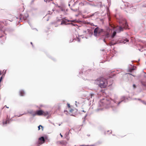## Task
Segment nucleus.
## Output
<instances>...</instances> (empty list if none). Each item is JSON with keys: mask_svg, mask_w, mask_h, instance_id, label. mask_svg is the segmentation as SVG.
Returning a JSON list of instances; mask_svg holds the SVG:
<instances>
[{"mask_svg": "<svg viewBox=\"0 0 146 146\" xmlns=\"http://www.w3.org/2000/svg\"><path fill=\"white\" fill-rule=\"evenodd\" d=\"M96 84L98 85L101 88H105L108 85L107 80L103 77H100L95 81Z\"/></svg>", "mask_w": 146, "mask_h": 146, "instance_id": "1", "label": "nucleus"}, {"mask_svg": "<svg viewBox=\"0 0 146 146\" xmlns=\"http://www.w3.org/2000/svg\"><path fill=\"white\" fill-rule=\"evenodd\" d=\"M48 114L47 111H44L42 110H37L35 111V114H33V116L37 115L38 116L44 115L46 116Z\"/></svg>", "mask_w": 146, "mask_h": 146, "instance_id": "2", "label": "nucleus"}, {"mask_svg": "<svg viewBox=\"0 0 146 146\" xmlns=\"http://www.w3.org/2000/svg\"><path fill=\"white\" fill-rule=\"evenodd\" d=\"M45 141V140L43 137H41L39 138L38 141L36 142V146H38L44 143Z\"/></svg>", "mask_w": 146, "mask_h": 146, "instance_id": "3", "label": "nucleus"}, {"mask_svg": "<svg viewBox=\"0 0 146 146\" xmlns=\"http://www.w3.org/2000/svg\"><path fill=\"white\" fill-rule=\"evenodd\" d=\"M68 110L70 113H72L74 111V107L72 106H70L69 103L67 104Z\"/></svg>", "mask_w": 146, "mask_h": 146, "instance_id": "4", "label": "nucleus"}, {"mask_svg": "<svg viewBox=\"0 0 146 146\" xmlns=\"http://www.w3.org/2000/svg\"><path fill=\"white\" fill-rule=\"evenodd\" d=\"M101 30L98 27H96L94 31V35L96 36L98 34H100L101 32Z\"/></svg>", "mask_w": 146, "mask_h": 146, "instance_id": "5", "label": "nucleus"}, {"mask_svg": "<svg viewBox=\"0 0 146 146\" xmlns=\"http://www.w3.org/2000/svg\"><path fill=\"white\" fill-rule=\"evenodd\" d=\"M116 28V31L117 33H120L121 31H123V28L120 26H117L115 27Z\"/></svg>", "mask_w": 146, "mask_h": 146, "instance_id": "6", "label": "nucleus"}, {"mask_svg": "<svg viewBox=\"0 0 146 146\" xmlns=\"http://www.w3.org/2000/svg\"><path fill=\"white\" fill-rule=\"evenodd\" d=\"M57 143L58 144L64 145L66 144V142L63 140L57 141Z\"/></svg>", "mask_w": 146, "mask_h": 146, "instance_id": "7", "label": "nucleus"}, {"mask_svg": "<svg viewBox=\"0 0 146 146\" xmlns=\"http://www.w3.org/2000/svg\"><path fill=\"white\" fill-rule=\"evenodd\" d=\"M20 95L21 96H23L24 95L25 93L23 90H21L19 92Z\"/></svg>", "mask_w": 146, "mask_h": 146, "instance_id": "8", "label": "nucleus"}, {"mask_svg": "<svg viewBox=\"0 0 146 146\" xmlns=\"http://www.w3.org/2000/svg\"><path fill=\"white\" fill-rule=\"evenodd\" d=\"M79 7H82V6H84V3H82V2H80L79 3Z\"/></svg>", "mask_w": 146, "mask_h": 146, "instance_id": "9", "label": "nucleus"}, {"mask_svg": "<svg viewBox=\"0 0 146 146\" xmlns=\"http://www.w3.org/2000/svg\"><path fill=\"white\" fill-rule=\"evenodd\" d=\"M6 70H3L2 72V75H4V76H5V74H6Z\"/></svg>", "mask_w": 146, "mask_h": 146, "instance_id": "10", "label": "nucleus"}, {"mask_svg": "<svg viewBox=\"0 0 146 146\" xmlns=\"http://www.w3.org/2000/svg\"><path fill=\"white\" fill-rule=\"evenodd\" d=\"M128 26V24L126 21L125 22V25L124 26V27L125 28H127V27Z\"/></svg>", "mask_w": 146, "mask_h": 146, "instance_id": "11", "label": "nucleus"}, {"mask_svg": "<svg viewBox=\"0 0 146 146\" xmlns=\"http://www.w3.org/2000/svg\"><path fill=\"white\" fill-rule=\"evenodd\" d=\"M116 33L115 31H114L113 33V34L112 35V38H113L116 35Z\"/></svg>", "mask_w": 146, "mask_h": 146, "instance_id": "12", "label": "nucleus"}, {"mask_svg": "<svg viewBox=\"0 0 146 146\" xmlns=\"http://www.w3.org/2000/svg\"><path fill=\"white\" fill-rule=\"evenodd\" d=\"M141 83L143 86L146 87V82H142Z\"/></svg>", "mask_w": 146, "mask_h": 146, "instance_id": "13", "label": "nucleus"}, {"mask_svg": "<svg viewBox=\"0 0 146 146\" xmlns=\"http://www.w3.org/2000/svg\"><path fill=\"white\" fill-rule=\"evenodd\" d=\"M41 127L42 128V130H43V127L42 126V125H40L39 126H38V130H39L40 129V127Z\"/></svg>", "mask_w": 146, "mask_h": 146, "instance_id": "14", "label": "nucleus"}, {"mask_svg": "<svg viewBox=\"0 0 146 146\" xmlns=\"http://www.w3.org/2000/svg\"><path fill=\"white\" fill-rule=\"evenodd\" d=\"M128 40L127 39H126L123 41V42L124 43H125L127 42L128 41Z\"/></svg>", "mask_w": 146, "mask_h": 146, "instance_id": "15", "label": "nucleus"}, {"mask_svg": "<svg viewBox=\"0 0 146 146\" xmlns=\"http://www.w3.org/2000/svg\"><path fill=\"white\" fill-rule=\"evenodd\" d=\"M110 25L111 27V28H112L113 29L115 28L114 26V25H111V24H110Z\"/></svg>", "mask_w": 146, "mask_h": 146, "instance_id": "16", "label": "nucleus"}, {"mask_svg": "<svg viewBox=\"0 0 146 146\" xmlns=\"http://www.w3.org/2000/svg\"><path fill=\"white\" fill-rule=\"evenodd\" d=\"M82 146H95V145H83Z\"/></svg>", "mask_w": 146, "mask_h": 146, "instance_id": "17", "label": "nucleus"}, {"mask_svg": "<svg viewBox=\"0 0 146 146\" xmlns=\"http://www.w3.org/2000/svg\"><path fill=\"white\" fill-rule=\"evenodd\" d=\"M142 102L145 105H146V102H145V101H142Z\"/></svg>", "mask_w": 146, "mask_h": 146, "instance_id": "18", "label": "nucleus"}, {"mask_svg": "<svg viewBox=\"0 0 146 146\" xmlns=\"http://www.w3.org/2000/svg\"><path fill=\"white\" fill-rule=\"evenodd\" d=\"M64 112L66 114H67L68 113V112L66 110H64Z\"/></svg>", "mask_w": 146, "mask_h": 146, "instance_id": "19", "label": "nucleus"}, {"mask_svg": "<svg viewBox=\"0 0 146 146\" xmlns=\"http://www.w3.org/2000/svg\"><path fill=\"white\" fill-rule=\"evenodd\" d=\"M115 44V43H114V44H112V43L111 42H110V44H109V45L110 46H111V45H114V44Z\"/></svg>", "mask_w": 146, "mask_h": 146, "instance_id": "20", "label": "nucleus"}, {"mask_svg": "<svg viewBox=\"0 0 146 146\" xmlns=\"http://www.w3.org/2000/svg\"><path fill=\"white\" fill-rule=\"evenodd\" d=\"M133 87L134 88H136V86L134 84L133 85Z\"/></svg>", "mask_w": 146, "mask_h": 146, "instance_id": "21", "label": "nucleus"}, {"mask_svg": "<svg viewBox=\"0 0 146 146\" xmlns=\"http://www.w3.org/2000/svg\"><path fill=\"white\" fill-rule=\"evenodd\" d=\"M64 23V21H62V22H61V25H62V24H63V23Z\"/></svg>", "mask_w": 146, "mask_h": 146, "instance_id": "22", "label": "nucleus"}, {"mask_svg": "<svg viewBox=\"0 0 146 146\" xmlns=\"http://www.w3.org/2000/svg\"><path fill=\"white\" fill-rule=\"evenodd\" d=\"M94 94H91L90 96H91V98H92V96H94Z\"/></svg>", "mask_w": 146, "mask_h": 146, "instance_id": "23", "label": "nucleus"}, {"mask_svg": "<svg viewBox=\"0 0 146 146\" xmlns=\"http://www.w3.org/2000/svg\"><path fill=\"white\" fill-rule=\"evenodd\" d=\"M109 36V34H107L106 35V36L107 37H108Z\"/></svg>", "mask_w": 146, "mask_h": 146, "instance_id": "24", "label": "nucleus"}, {"mask_svg": "<svg viewBox=\"0 0 146 146\" xmlns=\"http://www.w3.org/2000/svg\"><path fill=\"white\" fill-rule=\"evenodd\" d=\"M71 24L73 26H75L76 25H74L73 23H71Z\"/></svg>", "mask_w": 146, "mask_h": 146, "instance_id": "25", "label": "nucleus"}, {"mask_svg": "<svg viewBox=\"0 0 146 146\" xmlns=\"http://www.w3.org/2000/svg\"><path fill=\"white\" fill-rule=\"evenodd\" d=\"M133 70V69H130V71L131 72Z\"/></svg>", "mask_w": 146, "mask_h": 146, "instance_id": "26", "label": "nucleus"}, {"mask_svg": "<svg viewBox=\"0 0 146 146\" xmlns=\"http://www.w3.org/2000/svg\"><path fill=\"white\" fill-rule=\"evenodd\" d=\"M7 120H6L5 122V123L6 124L7 123Z\"/></svg>", "mask_w": 146, "mask_h": 146, "instance_id": "27", "label": "nucleus"}, {"mask_svg": "<svg viewBox=\"0 0 146 146\" xmlns=\"http://www.w3.org/2000/svg\"><path fill=\"white\" fill-rule=\"evenodd\" d=\"M4 107H6L7 108H9V107H7L6 105Z\"/></svg>", "mask_w": 146, "mask_h": 146, "instance_id": "28", "label": "nucleus"}, {"mask_svg": "<svg viewBox=\"0 0 146 146\" xmlns=\"http://www.w3.org/2000/svg\"><path fill=\"white\" fill-rule=\"evenodd\" d=\"M71 21V22H74V20H72V21Z\"/></svg>", "mask_w": 146, "mask_h": 146, "instance_id": "29", "label": "nucleus"}, {"mask_svg": "<svg viewBox=\"0 0 146 146\" xmlns=\"http://www.w3.org/2000/svg\"><path fill=\"white\" fill-rule=\"evenodd\" d=\"M87 135L88 136V137H89L90 136V134H89V135Z\"/></svg>", "mask_w": 146, "mask_h": 146, "instance_id": "30", "label": "nucleus"}, {"mask_svg": "<svg viewBox=\"0 0 146 146\" xmlns=\"http://www.w3.org/2000/svg\"><path fill=\"white\" fill-rule=\"evenodd\" d=\"M60 135L61 137H62V135H61V133H60Z\"/></svg>", "mask_w": 146, "mask_h": 146, "instance_id": "31", "label": "nucleus"}, {"mask_svg": "<svg viewBox=\"0 0 146 146\" xmlns=\"http://www.w3.org/2000/svg\"><path fill=\"white\" fill-rule=\"evenodd\" d=\"M1 71L0 75H1Z\"/></svg>", "mask_w": 146, "mask_h": 146, "instance_id": "32", "label": "nucleus"}, {"mask_svg": "<svg viewBox=\"0 0 146 146\" xmlns=\"http://www.w3.org/2000/svg\"><path fill=\"white\" fill-rule=\"evenodd\" d=\"M82 111L84 112H86V111H84V110Z\"/></svg>", "mask_w": 146, "mask_h": 146, "instance_id": "33", "label": "nucleus"}, {"mask_svg": "<svg viewBox=\"0 0 146 146\" xmlns=\"http://www.w3.org/2000/svg\"><path fill=\"white\" fill-rule=\"evenodd\" d=\"M69 6H70V4H69Z\"/></svg>", "mask_w": 146, "mask_h": 146, "instance_id": "34", "label": "nucleus"}, {"mask_svg": "<svg viewBox=\"0 0 146 146\" xmlns=\"http://www.w3.org/2000/svg\"><path fill=\"white\" fill-rule=\"evenodd\" d=\"M31 44H32V42H31Z\"/></svg>", "mask_w": 146, "mask_h": 146, "instance_id": "35", "label": "nucleus"}]
</instances>
